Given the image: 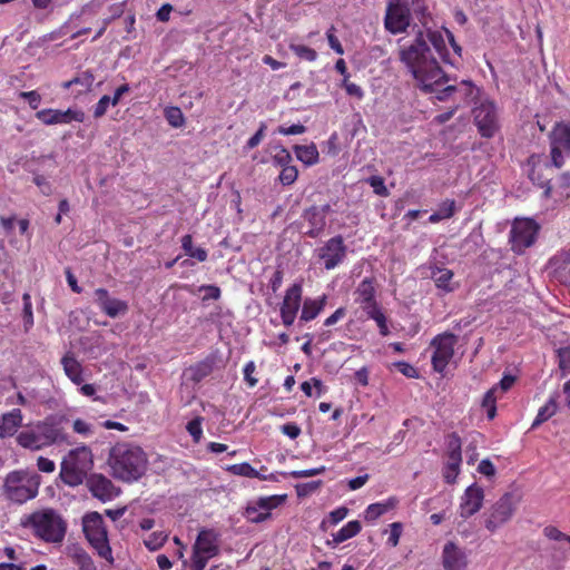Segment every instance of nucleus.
Returning <instances> with one entry per match:
<instances>
[{
  "label": "nucleus",
  "instance_id": "nucleus-31",
  "mask_svg": "<svg viewBox=\"0 0 570 570\" xmlns=\"http://www.w3.org/2000/svg\"><path fill=\"white\" fill-rule=\"evenodd\" d=\"M355 301L361 304V306L370 304L374 302L375 288L372 278H364L355 289Z\"/></svg>",
  "mask_w": 570,
  "mask_h": 570
},
{
  "label": "nucleus",
  "instance_id": "nucleus-22",
  "mask_svg": "<svg viewBox=\"0 0 570 570\" xmlns=\"http://www.w3.org/2000/svg\"><path fill=\"white\" fill-rule=\"evenodd\" d=\"M87 487L90 493L102 502L111 501L119 494V489L102 474L90 475L87 480Z\"/></svg>",
  "mask_w": 570,
  "mask_h": 570
},
{
  "label": "nucleus",
  "instance_id": "nucleus-34",
  "mask_svg": "<svg viewBox=\"0 0 570 570\" xmlns=\"http://www.w3.org/2000/svg\"><path fill=\"white\" fill-rule=\"evenodd\" d=\"M70 557L79 570H97L92 558L82 548L73 547Z\"/></svg>",
  "mask_w": 570,
  "mask_h": 570
},
{
  "label": "nucleus",
  "instance_id": "nucleus-54",
  "mask_svg": "<svg viewBox=\"0 0 570 570\" xmlns=\"http://www.w3.org/2000/svg\"><path fill=\"white\" fill-rule=\"evenodd\" d=\"M370 186L373 188L374 193L380 196H387L389 191L384 184V179L380 176H372L367 179Z\"/></svg>",
  "mask_w": 570,
  "mask_h": 570
},
{
  "label": "nucleus",
  "instance_id": "nucleus-28",
  "mask_svg": "<svg viewBox=\"0 0 570 570\" xmlns=\"http://www.w3.org/2000/svg\"><path fill=\"white\" fill-rule=\"evenodd\" d=\"M559 277L570 286V249L561 252L551 259Z\"/></svg>",
  "mask_w": 570,
  "mask_h": 570
},
{
  "label": "nucleus",
  "instance_id": "nucleus-32",
  "mask_svg": "<svg viewBox=\"0 0 570 570\" xmlns=\"http://www.w3.org/2000/svg\"><path fill=\"white\" fill-rule=\"evenodd\" d=\"M558 395H551L548 402L541 406L538 411V414L531 425V429H537L539 425L548 421L550 417H552L558 409Z\"/></svg>",
  "mask_w": 570,
  "mask_h": 570
},
{
  "label": "nucleus",
  "instance_id": "nucleus-17",
  "mask_svg": "<svg viewBox=\"0 0 570 570\" xmlns=\"http://www.w3.org/2000/svg\"><path fill=\"white\" fill-rule=\"evenodd\" d=\"M285 498V495L259 498L256 502L246 508L245 517L248 521L254 523L263 522L269 518L271 510L282 504Z\"/></svg>",
  "mask_w": 570,
  "mask_h": 570
},
{
  "label": "nucleus",
  "instance_id": "nucleus-48",
  "mask_svg": "<svg viewBox=\"0 0 570 570\" xmlns=\"http://www.w3.org/2000/svg\"><path fill=\"white\" fill-rule=\"evenodd\" d=\"M190 371L193 373V380L200 381L212 373L213 363L210 361L200 362L191 367Z\"/></svg>",
  "mask_w": 570,
  "mask_h": 570
},
{
  "label": "nucleus",
  "instance_id": "nucleus-26",
  "mask_svg": "<svg viewBox=\"0 0 570 570\" xmlns=\"http://www.w3.org/2000/svg\"><path fill=\"white\" fill-rule=\"evenodd\" d=\"M61 364L67 377L76 385H81L85 381L82 376V365L72 353H67L61 358Z\"/></svg>",
  "mask_w": 570,
  "mask_h": 570
},
{
  "label": "nucleus",
  "instance_id": "nucleus-9",
  "mask_svg": "<svg viewBox=\"0 0 570 570\" xmlns=\"http://www.w3.org/2000/svg\"><path fill=\"white\" fill-rule=\"evenodd\" d=\"M411 10L409 0H389L384 17V27L392 35L406 31L411 24Z\"/></svg>",
  "mask_w": 570,
  "mask_h": 570
},
{
  "label": "nucleus",
  "instance_id": "nucleus-50",
  "mask_svg": "<svg viewBox=\"0 0 570 570\" xmlns=\"http://www.w3.org/2000/svg\"><path fill=\"white\" fill-rule=\"evenodd\" d=\"M322 481H311L306 483H299L295 485L296 493L299 498L307 497L320 489Z\"/></svg>",
  "mask_w": 570,
  "mask_h": 570
},
{
  "label": "nucleus",
  "instance_id": "nucleus-30",
  "mask_svg": "<svg viewBox=\"0 0 570 570\" xmlns=\"http://www.w3.org/2000/svg\"><path fill=\"white\" fill-rule=\"evenodd\" d=\"M397 500L395 498H389L384 502H377L370 504L364 511V519L366 521H375L387 511L395 508Z\"/></svg>",
  "mask_w": 570,
  "mask_h": 570
},
{
  "label": "nucleus",
  "instance_id": "nucleus-42",
  "mask_svg": "<svg viewBox=\"0 0 570 570\" xmlns=\"http://www.w3.org/2000/svg\"><path fill=\"white\" fill-rule=\"evenodd\" d=\"M462 442L460 436L456 433H451L446 439V448H448V458L453 459H462L461 453Z\"/></svg>",
  "mask_w": 570,
  "mask_h": 570
},
{
  "label": "nucleus",
  "instance_id": "nucleus-60",
  "mask_svg": "<svg viewBox=\"0 0 570 570\" xmlns=\"http://www.w3.org/2000/svg\"><path fill=\"white\" fill-rule=\"evenodd\" d=\"M19 97L27 100L29 106L32 109H37L41 102V96L38 91L31 90V91H21L19 94Z\"/></svg>",
  "mask_w": 570,
  "mask_h": 570
},
{
  "label": "nucleus",
  "instance_id": "nucleus-15",
  "mask_svg": "<svg viewBox=\"0 0 570 570\" xmlns=\"http://www.w3.org/2000/svg\"><path fill=\"white\" fill-rule=\"evenodd\" d=\"M347 254V247L344 244V239L341 235L330 238L322 247L317 250V256L323 261L326 269H334L344 262Z\"/></svg>",
  "mask_w": 570,
  "mask_h": 570
},
{
  "label": "nucleus",
  "instance_id": "nucleus-18",
  "mask_svg": "<svg viewBox=\"0 0 570 570\" xmlns=\"http://www.w3.org/2000/svg\"><path fill=\"white\" fill-rule=\"evenodd\" d=\"M330 210L331 206L328 204L323 206H312L304 210L302 218L307 223V229L304 234L311 238L318 237L325 229L326 216Z\"/></svg>",
  "mask_w": 570,
  "mask_h": 570
},
{
  "label": "nucleus",
  "instance_id": "nucleus-37",
  "mask_svg": "<svg viewBox=\"0 0 570 570\" xmlns=\"http://www.w3.org/2000/svg\"><path fill=\"white\" fill-rule=\"evenodd\" d=\"M454 210L455 202L446 199L440 205L439 209L429 217V222L435 224L443 219L451 218L454 215Z\"/></svg>",
  "mask_w": 570,
  "mask_h": 570
},
{
  "label": "nucleus",
  "instance_id": "nucleus-57",
  "mask_svg": "<svg viewBox=\"0 0 570 570\" xmlns=\"http://www.w3.org/2000/svg\"><path fill=\"white\" fill-rule=\"evenodd\" d=\"M325 471H326V468L324 465H321L318 468L308 469V470L292 471L289 473V475L294 479L311 478V476L322 474Z\"/></svg>",
  "mask_w": 570,
  "mask_h": 570
},
{
  "label": "nucleus",
  "instance_id": "nucleus-16",
  "mask_svg": "<svg viewBox=\"0 0 570 570\" xmlns=\"http://www.w3.org/2000/svg\"><path fill=\"white\" fill-rule=\"evenodd\" d=\"M303 286L301 283H294L289 286L281 303L279 314L282 323L289 327L294 324L299 307L302 305Z\"/></svg>",
  "mask_w": 570,
  "mask_h": 570
},
{
  "label": "nucleus",
  "instance_id": "nucleus-19",
  "mask_svg": "<svg viewBox=\"0 0 570 570\" xmlns=\"http://www.w3.org/2000/svg\"><path fill=\"white\" fill-rule=\"evenodd\" d=\"M36 117L47 126L70 124L71 121L82 122L85 114L78 109H67L65 111L59 109H42L37 111Z\"/></svg>",
  "mask_w": 570,
  "mask_h": 570
},
{
  "label": "nucleus",
  "instance_id": "nucleus-25",
  "mask_svg": "<svg viewBox=\"0 0 570 570\" xmlns=\"http://www.w3.org/2000/svg\"><path fill=\"white\" fill-rule=\"evenodd\" d=\"M326 301V295H322L317 298H305L304 302L302 303L299 322L307 323L315 320L324 309Z\"/></svg>",
  "mask_w": 570,
  "mask_h": 570
},
{
  "label": "nucleus",
  "instance_id": "nucleus-59",
  "mask_svg": "<svg viewBox=\"0 0 570 570\" xmlns=\"http://www.w3.org/2000/svg\"><path fill=\"white\" fill-rule=\"evenodd\" d=\"M402 524L400 522H393L390 524V535L387 539V543L392 547H396L400 542V538L402 535Z\"/></svg>",
  "mask_w": 570,
  "mask_h": 570
},
{
  "label": "nucleus",
  "instance_id": "nucleus-63",
  "mask_svg": "<svg viewBox=\"0 0 570 570\" xmlns=\"http://www.w3.org/2000/svg\"><path fill=\"white\" fill-rule=\"evenodd\" d=\"M256 366L253 361L248 362L244 367V380L247 382V384L250 387H254L257 384V379L253 376V373L255 372Z\"/></svg>",
  "mask_w": 570,
  "mask_h": 570
},
{
  "label": "nucleus",
  "instance_id": "nucleus-24",
  "mask_svg": "<svg viewBox=\"0 0 570 570\" xmlns=\"http://www.w3.org/2000/svg\"><path fill=\"white\" fill-rule=\"evenodd\" d=\"M22 412L13 409L0 416V439L12 436L22 425Z\"/></svg>",
  "mask_w": 570,
  "mask_h": 570
},
{
  "label": "nucleus",
  "instance_id": "nucleus-52",
  "mask_svg": "<svg viewBox=\"0 0 570 570\" xmlns=\"http://www.w3.org/2000/svg\"><path fill=\"white\" fill-rule=\"evenodd\" d=\"M543 534L549 540L566 541L570 543V535L561 532L557 527L548 525L543 529Z\"/></svg>",
  "mask_w": 570,
  "mask_h": 570
},
{
  "label": "nucleus",
  "instance_id": "nucleus-43",
  "mask_svg": "<svg viewBox=\"0 0 570 570\" xmlns=\"http://www.w3.org/2000/svg\"><path fill=\"white\" fill-rule=\"evenodd\" d=\"M165 118L174 128H180L185 124L184 114L178 107H167L165 109Z\"/></svg>",
  "mask_w": 570,
  "mask_h": 570
},
{
  "label": "nucleus",
  "instance_id": "nucleus-62",
  "mask_svg": "<svg viewBox=\"0 0 570 570\" xmlns=\"http://www.w3.org/2000/svg\"><path fill=\"white\" fill-rule=\"evenodd\" d=\"M306 131V127L301 124H295L289 127L279 126L277 132L281 135H302Z\"/></svg>",
  "mask_w": 570,
  "mask_h": 570
},
{
  "label": "nucleus",
  "instance_id": "nucleus-1",
  "mask_svg": "<svg viewBox=\"0 0 570 570\" xmlns=\"http://www.w3.org/2000/svg\"><path fill=\"white\" fill-rule=\"evenodd\" d=\"M400 60L413 75L420 88L425 92H434L438 100L444 101L456 91L455 86H444L448 78L431 55L422 31L417 33L411 46L400 50Z\"/></svg>",
  "mask_w": 570,
  "mask_h": 570
},
{
  "label": "nucleus",
  "instance_id": "nucleus-38",
  "mask_svg": "<svg viewBox=\"0 0 570 570\" xmlns=\"http://www.w3.org/2000/svg\"><path fill=\"white\" fill-rule=\"evenodd\" d=\"M181 247L186 255L196 258L198 262H205L207 259V252L204 248L193 246V237L187 234L181 238Z\"/></svg>",
  "mask_w": 570,
  "mask_h": 570
},
{
  "label": "nucleus",
  "instance_id": "nucleus-58",
  "mask_svg": "<svg viewBox=\"0 0 570 570\" xmlns=\"http://www.w3.org/2000/svg\"><path fill=\"white\" fill-rule=\"evenodd\" d=\"M559 366L564 374H570V347L558 351Z\"/></svg>",
  "mask_w": 570,
  "mask_h": 570
},
{
  "label": "nucleus",
  "instance_id": "nucleus-5",
  "mask_svg": "<svg viewBox=\"0 0 570 570\" xmlns=\"http://www.w3.org/2000/svg\"><path fill=\"white\" fill-rule=\"evenodd\" d=\"M28 524L37 537L51 543L61 542L67 530V524L61 515L52 509L33 512L28 519Z\"/></svg>",
  "mask_w": 570,
  "mask_h": 570
},
{
  "label": "nucleus",
  "instance_id": "nucleus-20",
  "mask_svg": "<svg viewBox=\"0 0 570 570\" xmlns=\"http://www.w3.org/2000/svg\"><path fill=\"white\" fill-rule=\"evenodd\" d=\"M484 500V492L481 487L473 483L468 487L461 497L459 513L463 519H468L480 511Z\"/></svg>",
  "mask_w": 570,
  "mask_h": 570
},
{
  "label": "nucleus",
  "instance_id": "nucleus-53",
  "mask_svg": "<svg viewBox=\"0 0 570 570\" xmlns=\"http://www.w3.org/2000/svg\"><path fill=\"white\" fill-rule=\"evenodd\" d=\"M274 161L282 167L289 166L292 163V155L284 147H277L276 153L273 156Z\"/></svg>",
  "mask_w": 570,
  "mask_h": 570
},
{
  "label": "nucleus",
  "instance_id": "nucleus-64",
  "mask_svg": "<svg viewBox=\"0 0 570 570\" xmlns=\"http://www.w3.org/2000/svg\"><path fill=\"white\" fill-rule=\"evenodd\" d=\"M429 41L433 45L438 52H441L444 48V40L441 33L438 31L429 30L426 33Z\"/></svg>",
  "mask_w": 570,
  "mask_h": 570
},
{
  "label": "nucleus",
  "instance_id": "nucleus-55",
  "mask_svg": "<svg viewBox=\"0 0 570 570\" xmlns=\"http://www.w3.org/2000/svg\"><path fill=\"white\" fill-rule=\"evenodd\" d=\"M188 433L193 436L195 442H198L203 434L202 419L196 417L187 423L186 426Z\"/></svg>",
  "mask_w": 570,
  "mask_h": 570
},
{
  "label": "nucleus",
  "instance_id": "nucleus-56",
  "mask_svg": "<svg viewBox=\"0 0 570 570\" xmlns=\"http://www.w3.org/2000/svg\"><path fill=\"white\" fill-rule=\"evenodd\" d=\"M394 367L406 377H410V379L419 377L417 370L410 363H406L403 361L396 362V363H394Z\"/></svg>",
  "mask_w": 570,
  "mask_h": 570
},
{
  "label": "nucleus",
  "instance_id": "nucleus-4",
  "mask_svg": "<svg viewBox=\"0 0 570 570\" xmlns=\"http://www.w3.org/2000/svg\"><path fill=\"white\" fill-rule=\"evenodd\" d=\"M17 442L29 450H40L52 444H70L69 435L51 420L39 422L32 430H26L18 434Z\"/></svg>",
  "mask_w": 570,
  "mask_h": 570
},
{
  "label": "nucleus",
  "instance_id": "nucleus-14",
  "mask_svg": "<svg viewBox=\"0 0 570 570\" xmlns=\"http://www.w3.org/2000/svg\"><path fill=\"white\" fill-rule=\"evenodd\" d=\"M431 344L435 348L432 355L433 368L442 373L453 357L456 336L452 333H443L435 336Z\"/></svg>",
  "mask_w": 570,
  "mask_h": 570
},
{
  "label": "nucleus",
  "instance_id": "nucleus-49",
  "mask_svg": "<svg viewBox=\"0 0 570 570\" xmlns=\"http://www.w3.org/2000/svg\"><path fill=\"white\" fill-rule=\"evenodd\" d=\"M23 301V321L26 330L30 328L33 325V313H32V303L31 296L29 293H24L22 296Z\"/></svg>",
  "mask_w": 570,
  "mask_h": 570
},
{
  "label": "nucleus",
  "instance_id": "nucleus-47",
  "mask_svg": "<svg viewBox=\"0 0 570 570\" xmlns=\"http://www.w3.org/2000/svg\"><path fill=\"white\" fill-rule=\"evenodd\" d=\"M289 49L301 59L307 61H314L317 58V53L314 49L304 45H289Z\"/></svg>",
  "mask_w": 570,
  "mask_h": 570
},
{
  "label": "nucleus",
  "instance_id": "nucleus-10",
  "mask_svg": "<svg viewBox=\"0 0 570 570\" xmlns=\"http://www.w3.org/2000/svg\"><path fill=\"white\" fill-rule=\"evenodd\" d=\"M538 232L539 225L533 219H515L509 238L512 250L517 254H522L525 248L534 244Z\"/></svg>",
  "mask_w": 570,
  "mask_h": 570
},
{
  "label": "nucleus",
  "instance_id": "nucleus-8",
  "mask_svg": "<svg viewBox=\"0 0 570 570\" xmlns=\"http://www.w3.org/2000/svg\"><path fill=\"white\" fill-rule=\"evenodd\" d=\"M218 553V534L214 530H200L193 546L191 570H204L208 560Z\"/></svg>",
  "mask_w": 570,
  "mask_h": 570
},
{
  "label": "nucleus",
  "instance_id": "nucleus-61",
  "mask_svg": "<svg viewBox=\"0 0 570 570\" xmlns=\"http://www.w3.org/2000/svg\"><path fill=\"white\" fill-rule=\"evenodd\" d=\"M111 101H112V100H111V97H109V96H107V95L102 96V97L99 99V101L96 104V106H95V109H94V117H95V118H100V117H102V116L106 114V111H107V109H108L109 105H111Z\"/></svg>",
  "mask_w": 570,
  "mask_h": 570
},
{
  "label": "nucleus",
  "instance_id": "nucleus-6",
  "mask_svg": "<svg viewBox=\"0 0 570 570\" xmlns=\"http://www.w3.org/2000/svg\"><path fill=\"white\" fill-rule=\"evenodd\" d=\"M92 465L94 459L91 450L86 445L78 446L69 451L62 460L60 470L61 480L70 487H77L83 482L87 472Z\"/></svg>",
  "mask_w": 570,
  "mask_h": 570
},
{
  "label": "nucleus",
  "instance_id": "nucleus-39",
  "mask_svg": "<svg viewBox=\"0 0 570 570\" xmlns=\"http://www.w3.org/2000/svg\"><path fill=\"white\" fill-rule=\"evenodd\" d=\"M227 471H229L230 473H233L235 475L266 480V476L262 475L257 470H255L249 463H246V462L229 465L227 468Z\"/></svg>",
  "mask_w": 570,
  "mask_h": 570
},
{
  "label": "nucleus",
  "instance_id": "nucleus-45",
  "mask_svg": "<svg viewBox=\"0 0 570 570\" xmlns=\"http://www.w3.org/2000/svg\"><path fill=\"white\" fill-rule=\"evenodd\" d=\"M167 533H165L164 531H156V532H153L145 541V546L147 549H149L150 551H156L158 549H160L165 542L167 541Z\"/></svg>",
  "mask_w": 570,
  "mask_h": 570
},
{
  "label": "nucleus",
  "instance_id": "nucleus-27",
  "mask_svg": "<svg viewBox=\"0 0 570 570\" xmlns=\"http://www.w3.org/2000/svg\"><path fill=\"white\" fill-rule=\"evenodd\" d=\"M550 167L548 164L544 165H534L529 174L530 179L538 185L539 187L543 188L544 196L549 197L551 193V185L550 180L551 178L546 171H549Z\"/></svg>",
  "mask_w": 570,
  "mask_h": 570
},
{
  "label": "nucleus",
  "instance_id": "nucleus-11",
  "mask_svg": "<svg viewBox=\"0 0 570 570\" xmlns=\"http://www.w3.org/2000/svg\"><path fill=\"white\" fill-rule=\"evenodd\" d=\"M549 138L551 164L556 168H560L564 164V158L570 156V124H556Z\"/></svg>",
  "mask_w": 570,
  "mask_h": 570
},
{
  "label": "nucleus",
  "instance_id": "nucleus-21",
  "mask_svg": "<svg viewBox=\"0 0 570 570\" xmlns=\"http://www.w3.org/2000/svg\"><path fill=\"white\" fill-rule=\"evenodd\" d=\"M442 566L444 570H468L466 551L455 542L448 541L442 550Z\"/></svg>",
  "mask_w": 570,
  "mask_h": 570
},
{
  "label": "nucleus",
  "instance_id": "nucleus-35",
  "mask_svg": "<svg viewBox=\"0 0 570 570\" xmlns=\"http://www.w3.org/2000/svg\"><path fill=\"white\" fill-rule=\"evenodd\" d=\"M362 529L361 523L357 520H353L347 522L342 529H340L336 533L333 534V543L340 544L356 534L360 533Z\"/></svg>",
  "mask_w": 570,
  "mask_h": 570
},
{
  "label": "nucleus",
  "instance_id": "nucleus-2",
  "mask_svg": "<svg viewBox=\"0 0 570 570\" xmlns=\"http://www.w3.org/2000/svg\"><path fill=\"white\" fill-rule=\"evenodd\" d=\"M147 456L141 448L117 443L109 452L108 464L115 479L124 482L139 480L147 470Z\"/></svg>",
  "mask_w": 570,
  "mask_h": 570
},
{
  "label": "nucleus",
  "instance_id": "nucleus-7",
  "mask_svg": "<svg viewBox=\"0 0 570 570\" xmlns=\"http://www.w3.org/2000/svg\"><path fill=\"white\" fill-rule=\"evenodd\" d=\"M82 531L97 554L105 559L109 564H114L115 559L109 544L108 531L102 515L98 512H90L83 515Z\"/></svg>",
  "mask_w": 570,
  "mask_h": 570
},
{
  "label": "nucleus",
  "instance_id": "nucleus-41",
  "mask_svg": "<svg viewBox=\"0 0 570 570\" xmlns=\"http://www.w3.org/2000/svg\"><path fill=\"white\" fill-rule=\"evenodd\" d=\"M94 81H95L94 73L90 71H83V72L79 73L78 76H76L75 78H72L71 80L63 82L62 87L65 89H69L73 85H79V86L83 87L85 90H89L92 87Z\"/></svg>",
  "mask_w": 570,
  "mask_h": 570
},
{
  "label": "nucleus",
  "instance_id": "nucleus-36",
  "mask_svg": "<svg viewBox=\"0 0 570 570\" xmlns=\"http://www.w3.org/2000/svg\"><path fill=\"white\" fill-rule=\"evenodd\" d=\"M435 286L445 292H452L451 279L453 278V272L448 268H434L431 274Z\"/></svg>",
  "mask_w": 570,
  "mask_h": 570
},
{
  "label": "nucleus",
  "instance_id": "nucleus-13",
  "mask_svg": "<svg viewBox=\"0 0 570 570\" xmlns=\"http://www.w3.org/2000/svg\"><path fill=\"white\" fill-rule=\"evenodd\" d=\"M515 511V502L513 494H503L490 509L484 521L485 528L490 532L497 531L505 524Z\"/></svg>",
  "mask_w": 570,
  "mask_h": 570
},
{
  "label": "nucleus",
  "instance_id": "nucleus-3",
  "mask_svg": "<svg viewBox=\"0 0 570 570\" xmlns=\"http://www.w3.org/2000/svg\"><path fill=\"white\" fill-rule=\"evenodd\" d=\"M40 476L28 470L9 472L2 484V495L14 504H23L38 495Z\"/></svg>",
  "mask_w": 570,
  "mask_h": 570
},
{
  "label": "nucleus",
  "instance_id": "nucleus-51",
  "mask_svg": "<svg viewBox=\"0 0 570 570\" xmlns=\"http://www.w3.org/2000/svg\"><path fill=\"white\" fill-rule=\"evenodd\" d=\"M298 176V170L295 166L289 165L283 167L281 174H279V181L283 185H292L295 183Z\"/></svg>",
  "mask_w": 570,
  "mask_h": 570
},
{
  "label": "nucleus",
  "instance_id": "nucleus-29",
  "mask_svg": "<svg viewBox=\"0 0 570 570\" xmlns=\"http://www.w3.org/2000/svg\"><path fill=\"white\" fill-rule=\"evenodd\" d=\"M294 153L299 161L306 166H313L318 163L320 154L315 144L295 145Z\"/></svg>",
  "mask_w": 570,
  "mask_h": 570
},
{
  "label": "nucleus",
  "instance_id": "nucleus-40",
  "mask_svg": "<svg viewBox=\"0 0 570 570\" xmlns=\"http://www.w3.org/2000/svg\"><path fill=\"white\" fill-rule=\"evenodd\" d=\"M497 393L498 386H493L484 394L482 400V407L487 410V416L489 420H493L497 414Z\"/></svg>",
  "mask_w": 570,
  "mask_h": 570
},
{
  "label": "nucleus",
  "instance_id": "nucleus-23",
  "mask_svg": "<svg viewBox=\"0 0 570 570\" xmlns=\"http://www.w3.org/2000/svg\"><path fill=\"white\" fill-rule=\"evenodd\" d=\"M94 294L96 304L107 316L116 318L128 312L127 302L111 297L106 288H97Z\"/></svg>",
  "mask_w": 570,
  "mask_h": 570
},
{
  "label": "nucleus",
  "instance_id": "nucleus-44",
  "mask_svg": "<svg viewBox=\"0 0 570 570\" xmlns=\"http://www.w3.org/2000/svg\"><path fill=\"white\" fill-rule=\"evenodd\" d=\"M461 462H462V459H455V461H454L453 459L448 458V463L443 470V476H444L445 482H448L450 484L455 482L456 476L460 472Z\"/></svg>",
  "mask_w": 570,
  "mask_h": 570
},
{
  "label": "nucleus",
  "instance_id": "nucleus-46",
  "mask_svg": "<svg viewBox=\"0 0 570 570\" xmlns=\"http://www.w3.org/2000/svg\"><path fill=\"white\" fill-rule=\"evenodd\" d=\"M72 430L75 433L81 435L82 438H90L95 434L94 424L79 417L73 420Z\"/></svg>",
  "mask_w": 570,
  "mask_h": 570
},
{
  "label": "nucleus",
  "instance_id": "nucleus-12",
  "mask_svg": "<svg viewBox=\"0 0 570 570\" xmlns=\"http://www.w3.org/2000/svg\"><path fill=\"white\" fill-rule=\"evenodd\" d=\"M473 119L484 138H492L500 128L497 107L492 101L483 100L476 105L473 109Z\"/></svg>",
  "mask_w": 570,
  "mask_h": 570
},
{
  "label": "nucleus",
  "instance_id": "nucleus-33",
  "mask_svg": "<svg viewBox=\"0 0 570 570\" xmlns=\"http://www.w3.org/2000/svg\"><path fill=\"white\" fill-rule=\"evenodd\" d=\"M363 311L367 314V316L372 320H374L380 328V333L382 335L389 334V327L386 324V317L379 307L377 303L374 301L370 304L362 306Z\"/></svg>",
  "mask_w": 570,
  "mask_h": 570
}]
</instances>
